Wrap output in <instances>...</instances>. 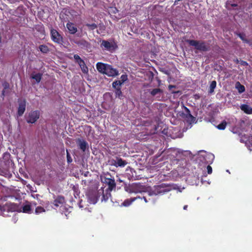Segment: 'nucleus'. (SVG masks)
Returning <instances> with one entry per match:
<instances>
[{
    "instance_id": "11",
    "label": "nucleus",
    "mask_w": 252,
    "mask_h": 252,
    "mask_svg": "<svg viewBox=\"0 0 252 252\" xmlns=\"http://www.w3.org/2000/svg\"><path fill=\"white\" fill-rule=\"evenodd\" d=\"M51 38L56 43H61L63 41V38L59 33L54 29L51 30Z\"/></svg>"
},
{
    "instance_id": "23",
    "label": "nucleus",
    "mask_w": 252,
    "mask_h": 252,
    "mask_svg": "<svg viewBox=\"0 0 252 252\" xmlns=\"http://www.w3.org/2000/svg\"><path fill=\"white\" fill-rule=\"evenodd\" d=\"M40 52L43 54H47L50 51L49 47L46 45H40L38 47Z\"/></svg>"
},
{
    "instance_id": "50",
    "label": "nucleus",
    "mask_w": 252,
    "mask_h": 252,
    "mask_svg": "<svg viewBox=\"0 0 252 252\" xmlns=\"http://www.w3.org/2000/svg\"><path fill=\"white\" fill-rule=\"evenodd\" d=\"M169 189H165L164 190V191H169Z\"/></svg>"
},
{
    "instance_id": "7",
    "label": "nucleus",
    "mask_w": 252,
    "mask_h": 252,
    "mask_svg": "<svg viewBox=\"0 0 252 252\" xmlns=\"http://www.w3.org/2000/svg\"><path fill=\"white\" fill-rule=\"evenodd\" d=\"M96 66L98 71L110 76V65L99 62L96 63Z\"/></svg>"
},
{
    "instance_id": "3",
    "label": "nucleus",
    "mask_w": 252,
    "mask_h": 252,
    "mask_svg": "<svg viewBox=\"0 0 252 252\" xmlns=\"http://www.w3.org/2000/svg\"><path fill=\"white\" fill-rule=\"evenodd\" d=\"M120 79V80H116L112 83V87L115 89L116 96H118L120 98L123 96L121 91L122 85L127 80V75L126 74H123Z\"/></svg>"
},
{
    "instance_id": "27",
    "label": "nucleus",
    "mask_w": 252,
    "mask_h": 252,
    "mask_svg": "<svg viewBox=\"0 0 252 252\" xmlns=\"http://www.w3.org/2000/svg\"><path fill=\"white\" fill-rule=\"evenodd\" d=\"M226 122L223 121L220 124L217 126V127L220 130H224L226 127Z\"/></svg>"
},
{
    "instance_id": "21",
    "label": "nucleus",
    "mask_w": 252,
    "mask_h": 252,
    "mask_svg": "<svg viewBox=\"0 0 252 252\" xmlns=\"http://www.w3.org/2000/svg\"><path fill=\"white\" fill-rule=\"evenodd\" d=\"M140 185L138 184H135L133 185H132L130 187V192H135L137 193L141 192V190L140 189Z\"/></svg>"
},
{
    "instance_id": "34",
    "label": "nucleus",
    "mask_w": 252,
    "mask_h": 252,
    "mask_svg": "<svg viewBox=\"0 0 252 252\" xmlns=\"http://www.w3.org/2000/svg\"><path fill=\"white\" fill-rule=\"evenodd\" d=\"M20 12L21 15H24L25 14V11L23 10V6H19L16 9L15 13Z\"/></svg>"
},
{
    "instance_id": "37",
    "label": "nucleus",
    "mask_w": 252,
    "mask_h": 252,
    "mask_svg": "<svg viewBox=\"0 0 252 252\" xmlns=\"http://www.w3.org/2000/svg\"><path fill=\"white\" fill-rule=\"evenodd\" d=\"M118 48V46L113 40H111V51L113 50H115L116 49Z\"/></svg>"
},
{
    "instance_id": "29",
    "label": "nucleus",
    "mask_w": 252,
    "mask_h": 252,
    "mask_svg": "<svg viewBox=\"0 0 252 252\" xmlns=\"http://www.w3.org/2000/svg\"><path fill=\"white\" fill-rule=\"evenodd\" d=\"M101 46L107 49H110V42L108 41L103 40L101 43Z\"/></svg>"
},
{
    "instance_id": "28",
    "label": "nucleus",
    "mask_w": 252,
    "mask_h": 252,
    "mask_svg": "<svg viewBox=\"0 0 252 252\" xmlns=\"http://www.w3.org/2000/svg\"><path fill=\"white\" fill-rule=\"evenodd\" d=\"M217 82L216 81H213L210 85L209 92L212 93L214 92L215 88L216 87Z\"/></svg>"
},
{
    "instance_id": "25",
    "label": "nucleus",
    "mask_w": 252,
    "mask_h": 252,
    "mask_svg": "<svg viewBox=\"0 0 252 252\" xmlns=\"http://www.w3.org/2000/svg\"><path fill=\"white\" fill-rule=\"evenodd\" d=\"M42 77V74L40 73H38L36 74H34L32 76V78L34 80H35L37 83H39L41 81Z\"/></svg>"
},
{
    "instance_id": "47",
    "label": "nucleus",
    "mask_w": 252,
    "mask_h": 252,
    "mask_svg": "<svg viewBox=\"0 0 252 252\" xmlns=\"http://www.w3.org/2000/svg\"><path fill=\"white\" fill-rule=\"evenodd\" d=\"M86 127L87 129H89V130H90L92 128L91 126H86Z\"/></svg>"
},
{
    "instance_id": "48",
    "label": "nucleus",
    "mask_w": 252,
    "mask_h": 252,
    "mask_svg": "<svg viewBox=\"0 0 252 252\" xmlns=\"http://www.w3.org/2000/svg\"><path fill=\"white\" fill-rule=\"evenodd\" d=\"M0 186H1V187H2L3 188H5V189H7V188H6L5 186H3V185L1 184V183H0Z\"/></svg>"
},
{
    "instance_id": "15",
    "label": "nucleus",
    "mask_w": 252,
    "mask_h": 252,
    "mask_svg": "<svg viewBox=\"0 0 252 252\" xmlns=\"http://www.w3.org/2000/svg\"><path fill=\"white\" fill-rule=\"evenodd\" d=\"M65 202L64 197L63 196L59 195L54 200L53 204L57 207H59L60 205H63Z\"/></svg>"
},
{
    "instance_id": "18",
    "label": "nucleus",
    "mask_w": 252,
    "mask_h": 252,
    "mask_svg": "<svg viewBox=\"0 0 252 252\" xmlns=\"http://www.w3.org/2000/svg\"><path fill=\"white\" fill-rule=\"evenodd\" d=\"M241 109L247 114H252V108L247 104H242L240 106Z\"/></svg>"
},
{
    "instance_id": "46",
    "label": "nucleus",
    "mask_w": 252,
    "mask_h": 252,
    "mask_svg": "<svg viewBox=\"0 0 252 252\" xmlns=\"http://www.w3.org/2000/svg\"><path fill=\"white\" fill-rule=\"evenodd\" d=\"M188 206L187 205H185V206L183 207V209H184V210H187V208H188Z\"/></svg>"
},
{
    "instance_id": "17",
    "label": "nucleus",
    "mask_w": 252,
    "mask_h": 252,
    "mask_svg": "<svg viewBox=\"0 0 252 252\" xmlns=\"http://www.w3.org/2000/svg\"><path fill=\"white\" fill-rule=\"evenodd\" d=\"M140 198V196H137L135 197H132L126 199L122 204V206L125 207L129 206L133 202L136 200L137 199Z\"/></svg>"
},
{
    "instance_id": "32",
    "label": "nucleus",
    "mask_w": 252,
    "mask_h": 252,
    "mask_svg": "<svg viewBox=\"0 0 252 252\" xmlns=\"http://www.w3.org/2000/svg\"><path fill=\"white\" fill-rule=\"evenodd\" d=\"M86 26L88 27V28L91 30H94L97 28V25L95 23H93L91 24H87Z\"/></svg>"
},
{
    "instance_id": "42",
    "label": "nucleus",
    "mask_w": 252,
    "mask_h": 252,
    "mask_svg": "<svg viewBox=\"0 0 252 252\" xmlns=\"http://www.w3.org/2000/svg\"><path fill=\"white\" fill-rule=\"evenodd\" d=\"M82 202H83V201L82 200H81L79 203V206L80 208H83V205H82Z\"/></svg>"
},
{
    "instance_id": "9",
    "label": "nucleus",
    "mask_w": 252,
    "mask_h": 252,
    "mask_svg": "<svg viewBox=\"0 0 252 252\" xmlns=\"http://www.w3.org/2000/svg\"><path fill=\"white\" fill-rule=\"evenodd\" d=\"M74 59H75L76 63L79 65L82 72L83 73H87L88 71V68L86 66L85 62L77 54H75L74 55Z\"/></svg>"
},
{
    "instance_id": "19",
    "label": "nucleus",
    "mask_w": 252,
    "mask_h": 252,
    "mask_svg": "<svg viewBox=\"0 0 252 252\" xmlns=\"http://www.w3.org/2000/svg\"><path fill=\"white\" fill-rule=\"evenodd\" d=\"M0 175L8 178L12 177V174L8 170L2 168H0Z\"/></svg>"
},
{
    "instance_id": "16",
    "label": "nucleus",
    "mask_w": 252,
    "mask_h": 252,
    "mask_svg": "<svg viewBox=\"0 0 252 252\" xmlns=\"http://www.w3.org/2000/svg\"><path fill=\"white\" fill-rule=\"evenodd\" d=\"M66 28L69 33L72 34H75L77 31V29L76 26L73 23L70 22H68L66 24Z\"/></svg>"
},
{
    "instance_id": "36",
    "label": "nucleus",
    "mask_w": 252,
    "mask_h": 252,
    "mask_svg": "<svg viewBox=\"0 0 252 252\" xmlns=\"http://www.w3.org/2000/svg\"><path fill=\"white\" fill-rule=\"evenodd\" d=\"M238 36L240 38V39L243 40L244 42H248L249 41L248 40H247L245 38V35L244 34V33H240L238 34Z\"/></svg>"
},
{
    "instance_id": "20",
    "label": "nucleus",
    "mask_w": 252,
    "mask_h": 252,
    "mask_svg": "<svg viewBox=\"0 0 252 252\" xmlns=\"http://www.w3.org/2000/svg\"><path fill=\"white\" fill-rule=\"evenodd\" d=\"M235 88L237 90L239 94H242L245 91V87L242 85L239 81L235 84Z\"/></svg>"
},
{
    "instance_id": "2",
    "label": "nucleus",
    "mask_w": 252,
    "mask_h": 252,
    "mask_svg": "<svg viewBox=\"0 0 252 252\" xmlns=\"http://www.w3.org/2000/svg\"><path fill=\"white\" fill-rule=\"evenodd\" d=\"M186 42L195 49L202 52H206L210 50V46L206 42L202 40L187 39Z\"/></svg>"
},
{
    "instance_id": "35",
    "label": "nucleus",
    "mask_w": 252,
    "mask_h": 252,
    "mask_svg": "<svg viewBox=\"0 0 252 252\" xmlns=\"http://www.w3.org/2000/svg\"><path fill=\"white\" fill-rule=\"evenodd\" d=\"M119 74V71L116 69L111 67V76L114 77Z\"/></svg>"
},
{
    "instance_id": "13",
    "label": "nucleus",
    "mask_w": 252,
    "mask_h": 252,
    "mask_svg": "<svg viewBox=\"0 0 252 252\" xmlns=\"http://www.w3.org/2000/svg\"><path fill=\"white\" fill-rule=\"evenodd\" d=\"M26 102L25 99L19 102V106L17 112V115L18 116H22L23 115L26 110Z\"/></svg>"
},
{
    "instance_id": "31",
    "label": "nucleus",
    "mask_w": 252,
    "mask_h": 252,
    "mask_svg": "<svg viewBox=\"0 0 252 252\" xmlns=\"http://www.w3.org/2000/svg\"><path fill=\"white\" fill-rule=\"evenodd\" d=\"M45 211V209L41 206H38L36 208L35 210V213L36 214H38L39 213L44 212Z\"/></svg>"
},
{
    "instance_id": "4",
    "label": "nucleus",
    "mask_w": 252,
    "mask_h": 252,
    "mask_svg": "<svg viewBox=\"0 0 252 252\" xmlns=\"http://www.w3.org/2000/svg\"><path fill=\"white\" fill-rule=\"evenodd\" d=\"M214 159V155L205 152L202 154L199 155L197 160L199 162V164L201 162L202 164L206 165L212 163Z\"/></svg>"
},
{
    "instance_id": "24",
    "label": "nucleus",
    "mask_w": 252,
    "mask_h": 252,
    "mask_svg": "<svg viewBox=\"0 0 252 252\" xmlns=\"http://www.w3.org/2000/svg\"><path fill=\"white\" fill-rule=\"evenodd\" d=\"M162 93V90L159 88H156L152 90L150 92V94L152 96H155L158 94H160Z\"/></svg>"
},
{
    "instance_id": "38",
    "label": "nucleus",
    "mask_w": 252,
    "mask_h": 252,
    "mask_svg": "<svg viewBox=\"0 0 252 252\" xmlns=\"http://www.w3.org/2000/svg\"><path fill=\"white\" fill-rule=\"evenodd\" d=\"M116 188V183L114 179L111 178V190Z\"/></svg>"
},
{
    "instance_id": "43",
    "label": "nucleus",
    "mask_w": 252,
    "mask_h": 252,
    "mask_svg": "<svg viewBox=\"0 0 252 252\" xmlns=\"http://www.w3.org/2000/svg\"><path fill=\"white\" fill-rule=\"evenodd\" d=\"M89 174V171L85 172L84 173V176H85V177H87Z\"/></svg>"
},
{
    "instance_id": "12",
    "label": "nucleus",
    "mask_w": 252,
    "mask_h": 252,
    "mask_svg": "<svg viewBox=\"0 0 252 252\" xmlns=\"http://www.w3.org/2000/svg\"><path fill=\"white\" fill-rule=\"evenodd\" d=\"M76 143L78 148L83 152L88 149V144L84 139L78 138L76 140Z\"/></svg>"
},
{
    "instance_id": "40",
    "label": "nucleus",
    "mask_w": 252,
    "mask_h": 252,
    "mask_svg": "<svg viewBox=\"0 0 252 252\" xmlns=\"http://www.w3.org/2000/svg\"><path fill=\"white\" fill-rule=\"evenodd\" d=\"M4 89H6L9 88V85L7 82H5L3 84Z\"/></svg>"
},
{
    "instance_id": "10",
    "label": "nucleus",
    "mask_w": 252,
    "mask_h": 252,
    "mask_svg": "<svg viewBox=\"0 0 252 252\" xmlns=\"http://www.w3.org/2000/svg\"><path fill=\"white\" fill-rule=\"evenodd\" d=\"M1 161L4 163L6 167H9L13 164V162L11 159V155L8 152H5L3 154Z\"/></svg>"
},
{
    "instance_id": "49",
    "label": "nucleus",
    "mask_w": 252,
    "mask_h": 252,
    "mask_svg": "<svg viewBox=\"0 0 252 252\" xmlns=\"http://www.w3.org/2000/svg\"><path fill=\"white\" fill-rule=\"evenodd\" d=\"M2 94L4 95V91L3 90L2 92Z\"/></svg>"
},
{
    "instance_id": "44",
    "label": "nucleus",
    "mask_w": 252,
    "mask_h": 252,
    "mask_svg": "<svg viewBox=\"0 0 252 252\" xmlns=\"http://www.w3.org/2000/svg\"><path fill=\"white\" fill-rule=\"evenodd\" d=\"M139 199H144V200L145 201V202L146 203L148 202V201H147V200L146 199V198L145 197H144H144H143L142 198H141V197H140V198H139Z\"/></svg>"
},
{
    "instance_id": "45",
    "label": "nucleus",
    "mask_w": 252,
    "mask_h": 252,
    "mask_svg": "<svg viewBox=\"0 0 252 252\" xmlns=\"http://www.w3.org/2000/svg\"><path fill=\"white\" fill-rule=\"evenodd\" d=\"M231 6L233 7H237L238 6V4L236 3H232L231 4Z\"/></svg>"
},
{
    "instance_id": "39",
    "label": "nucleus",
    "mask_w": 252,
    "mask_h": 252,
    "mask_svg": "<svg viewBox=\"0 0 252 252\" xmlns=\"http://www.w3.org/2000/svg\"><path fill=\"white\" fill-rule=\"evenodd\" d=\"M207 170L209 174H210L212 173V168L209 164H208L207 166Z\"/></svg>"
},
{
    "instance_id": "33",
    "label": "nucleus",
    "mask_w": 252,
    "mask_h": 252,
    "mask_svg": "<svg viewBox=\"0 0 252 252\" xmlns=\"http://www.w3.org/2000/svg\"><path fill=\"white\" fill-rule=\"evenodd\" d=\"M66 152L67 162L68 163H70L72 161V158H71L70 155L69 154V153L68 152V150L67 149H66Z\"/></svg>"
},
{
    "instance_id": "6",
    "label": "nucleus",
    "mask_w": 252,
    "mask_h": 252,
    "mask_svg": "<svg viewBox=\"0 0 252 252\" xmlns=\"http://www.w3.org/2000/svg\"><path fill=\"white\" fill-rule=\"evenodd\" d=\"M182 108L184 109V111L180 114V116L182 118L185 119L188 123H191L193 122L195 120V118L191 115L189 109L184 104L182 105Z\"/></svg>"
},
{
    "instance_id": "41",
    "label": "nucleus",
    "mask_w": 252,
    "mask_h": 252,
    "mask_svg": "<svg viewBox=\"0 0 252 252\" xmlns=\"http://www.w3.org/2000/svg\"><path fill=\"white\" fill-rule=\"evenodd\" d=\"M240 63L241 65H244V66L247 65L248 64L247 62L246 61H241Z\"/></svg>"
},
{
    "instance_id": "5",
    "label": "nucleus",
    "mask_w": 252,
    "mask_h": 252,
    "mask_svg": "<svg viewBox=\"0 0 252 252\" xmlns=\"http://www.w3.org/2000/svg\"><path fill=\"white\" fill-rule=\"evenodd\" d=\"M86 195L88 202L91 204H94L97 201L99 195L98 191L96 189H89L86 192Z\"/></svg>"
},
{
    "instance_id": "1",
    "label": "nucleus",
    "mask_w": 252,
    "mask_h": 252,
    "mask_svg": "<svg viewBox=\"0 0 252 252\" xmlns=\"http://www.w3.org/2000/svg\"><path fill=\"white\" fill-rule=\"evenodd\" d=\"M100 180L102 183L101 201L106 202L110 197V174L108 172H103L100 175Z\"/></svg>"
},
{
    "instance_id": "22",
    "label": "nucleus",
    "mask_w": 252,
    "mask_h": 252,
    "mask_svg": "<svg viewBox=\"0 0 252 252\" xmlns=\"http://www.w3.org/2000/svg\"><path fill=\"white\" fill-rule=\"evenodd\" d=\"M75 43L81 48L87 47L89 44L87 41L83 39L76 41Z\"/></svg>"
},
{
    "instance_id": "30",
    "label": "nucleus",
    "mask_w": 252,
    "mask_h": 252,
    "mask_svg": "<svg viewBox=\"0 0 252 252\" xmlns=\"http://www.w3.org/2000/svg\"><path fill=\"white\" fill-rule=\"evenodd\" d=\"M176 88V86L174 85H169L168 86V89L170 91L171 94H179V93L181 94V92L179 91H174L172 90V88Z\"/></svg>"
},
{
    "instance_id": "26",
    "label": "nucleus",
    "mask_w": 252,
    "mask_h": 252,
    "mask_svg": "<svg viewBox=\"0 0 252 252\" xmlns=\"http://www.w3.org/2000/svg\"><path fill=\"white\" fill-rule=\"evenodd\" d=\"M23 212L26 213H30L31 212V206L26 204L23 207Z\"/></svg>"
},
{
    "instance_id": "14",
    "label": "nucleus",
    "mask_w": 252,
    "mask_h": 252,
    "mask_svg": "<svg viewBox=\"0 0 252 252\" xmlns=\"http://www.w3.org/2000/svg\"><path fill=\"white\" fill-rule=\"evenodd\" d=\"M126 164L127 162L122 159L121 158H118L117 160H111V165H114L116 167H124Z\"/></svg>"
},
{
    "instance_id": "8",
    "label": "nucleus",
    "mask_w": 252,
    "mask_h": 252,
    "mask_svg": "<svg viewBox=\"0 0 252 252\" xmlns=\"http://www.w3.org/2000/svg\"><path fill=\"white\" fill-rule=\"evenodd\" d=\"M40 112L38 110H34L31 111L27 117L26 121L28 123L33 124L39 118Z\"/></svg>"
}]
</instances>
